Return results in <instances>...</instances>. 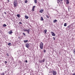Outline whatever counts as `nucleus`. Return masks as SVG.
<instances>
[{
	"mask_svg": "<svg viewBox=\"0 0 75 75\" xmlns=\"http://www.w3.org/2000/svg\"><path fill=\"white\" fill-rule=\"evenodd\" d=\"M23 42H25V43L27 42H28V40H24L23 41Z\"/></svg>",
	"mask_w": 75,
	"mask_h": 75,
	"instance_id": "nucleus-15",
	"label": "nucleus"
},
{
	"mask_svg": "<svg viewBox=\"0 0 75 75\" xmlns=\"http://www.w3.org/2000/svg\"><path fill=\"white\" fill-rule=\"evenodd\" d=\"M41 21H44V19H43V18L42 17H41Z\"/></svg>",
	"mask_w": 75,
	"mask_h": 75,
	"instance_id": "nucleus-20",
	"label": "nucleus"
},
{
	"mask_svg": "<svg viewBox=\"0 0 75 75\" xmlns=\"http://www.w3.org/2000/svg\"><path fill=\"white\" fill-rule=\"evenodd\" d=\"M72 75H75V74L74 73V74H73Z\"/></svg>",
	"mask_w": 75,
	"mask_h": 75,
	"instance_id": "nucleus-38",
	"label": "nucleus"
},
{
	"mask_svg": "<svg viewBox=\"0 0 75 75\" xmlns=\"http://www.w3.org/2000/svg\"><path fill=\"white\" fill-rule=\"evenodd\" d=\"M44 45V44L42 42H40V48L41 49V50H42L43 49V46Z\"/></svg>",
	"mask_w": 75,
	"mask_h": 75,
	"instance_id": "nucleus-1",
	"label": "nucleus"
},
{
	"mask_svg": "<svg viewBox=\"0 0 75 75\" xmlns=\"http://www.w3.org/2000/svg\"><path fill=\"white\" fill-rule=\"evenodd\" d=\"M39 62H40V63H42L41 61V60H40Z\"/></svg>",
	"mask_w": 75,
	"mask_h": 75,
	"instance_id": "nucleus-31",
	"label": "nucleus"
},
{
	"mask_svg": "<svg viewBox=\"0 0 75 75\" xmlns=\"http://www.w3.org/2000/svg\"><path fill=\"white\" fill-rule=\"evenodd\" d=\"M53 40H55V38H54V37H53Z\"/></svg>",
	"mask_w": 75,
	"mask_h": 75,
	"instance_id": "nucleus-32",
	"label": "nucleus"
},
{
	"mask_svg": "<svg viewBox=\"0 0 75 75\" xmlns=\"http://www.w3.org/2000/svg\"><path fill=\"white\" fill-rule=\"evenodd\" d=\"M23 35H24L25 36V33H23Z\"/></svg>",
	"mask_w": 75,
	"mask_h": 75,
	"instance_id": "nucleus-27",
	"label": "nucleus"
},
{
	"mask_svg": "<svg viewBox=\"0 0 75 75\" xmlns=\"http://www.w3.org/2000/svg\"><path fill=\"white\" fill-rule=\"evenodd\" d=\"M68 9H69V8H68Z\"/></svg>",
	"mask_w": 75,
	"mask_h": 75,
	"instance_id": "nucleus-41",
	"label": "nucleus"
},
{
	"mask_svg": "<svg viewBox=\"0 0 75 75\" xmlns=\"http://www.w3.org/2000/svg\"><path fill=\"white\" fill-rule=\"evenodd\" d=\"M30 29H29L28 30H27V29H23V31H27L28 32V34H29L30 33Z\"/></svg>",
	"mask_w": 75,
	"mask_h": 75,
	"instance_id": "nucleus-5",
	"label": "nucleus"
},
{
	"mask_svg": "<svg viewBox=\"0 0 75 75\" xmlns=\"http://www.w3.org/2000/svg\"><path fill=\"white\" fill-rule=\"evenodd\" d=\"M13 5L14 7H15L17 6V0H15L14 1Z\"/></svg>",
	"mask_w": 75,
	"mask_h": 75,
	"instance_id": "nucleus-2",
	"label": "nucleus"
},
{
	"mask_svg": "<svg viewBox=\"0 0 75 75\" xmlns=\"http://www.w3.org/2000/svg\"><path fill=\"white\" fill-rule=\"evenodd\" d=\"M25 62H26V63L28 62L27 60H25Z\"/></svg>",
	"mask_w": 75,
	"mask_h": 75,
	"instance_id": "nucleus-34",
	"label": "nucleus"
},
{
	"mask_svg": "<svg viewBox=\"0 0 75 75\" xmlns=\"http://www.w3.org/2000/svg\"><path fill=\"white\" fill-rule=\"evenodd\" d=\"M37 0H34V2L35 4H36L37 3Z\"/></svg>",
	"mask_w": 75,
	"mask_h": 75,
	"instance_id": "nucleus-17",
	"label": "nucleus"
},
{
	"mask_svg": "<svg viewBox=\"0 0 75 75\" xmlns=\"http://www.w3.org/2000/svg\"><path fill=\"white\" fill-rule=\"evenodd\" d=\"M13 33V31L12 30H11L10 32H8V34H11Z\"/></svg>",
	"mask_w": 75,
	"mask_h": 75,
	"instance_id": "nucleus-8",
	"label": "nucleus"
},
{
	"mask_svg": "<svg viewBox=\"0 0 75 75\" xmlns=\"http://www.w3.org/2000/svg\"><path fill=\"white\" fill-rule=\"evenodd\" d=\"M4 14H7V13L6 12H4Z\"/></svg>",
	"mask_w": 75,
	"mask_h": 75,
	"instance_id": "nucleus-36",
	"label": "nucleus"
},
{
	"mask_svg": "<svg viewBox=\"0 0 75 75\" xmlns=\"http://www.w3.org/2000/svg\"><path fill=\"white\" fill-rule=\"evenodd\" d=\"M69 0H64V1H68Z\"/></svg>",
	"mask_w": 75,
	"mask_h": 75,
	"instance_id": "nucleus-30",
	"label": "nucleus"
},
{
	"mask_svg": "<svg viewBox=\"0 0 75 75\" xmlns=\"http://www.w3.org/2000/svg\"><path fill=\"white\" fill-rule=\"evenodd\" d=\"M51 74H53V75H57V71H55L54 70H53L51 72Z\"/></svg>",
	"mask_w": 75,
	"mask_h": 75,
	"instance_id": "nucleus-3",
	"label": "nucleus"
},
{
	"mask_svg": "<svg viewBox=\"0 0 75 75\" xmlns=\"http://www.w3.org/2000/svg\"><path fill=\"white\" fill-rule=\"evenodd\" d=\"M58 1L59 2V3H61V2L62 1V0H58Z\"/></svg>",
	"mask_w": 75,
	"mask_h": 75,
	"instance_id": "nucleus-16",
	"label": "nucleus"
},
{
	"mask_svg": "<svg viewBox=\"0 0 75 75\" xmlns=\"http://www.w3.org/2000/svg\"><path fill=\"white\" fill-rule=\"evenodd\" d=\"M43 52H46V50H45V49H44Z\"/></svg>",
	"mask_w": 75,
	"mask_h": 75,
	"instance_id": "nucleus-25",
	"label": "nucleus"
},
{
	"mask_svg": "<svg viewBox=\"0 0 75 75\" xmlns=\"http://www.w3.org/2000/svg\"><path fill=\"white\" fill-rule=\"evenodd\" d=\"M57 3H58V4H59V2H57Z\"/></svg>",
	"mask_w": 75,
	"mask_h": 75,
	"instance_id": "nucleus-40",
	"label": "nucleus"
},
{
	"mask_svg": "<svg viewBox=\"0 0 75 75\" xmlns=\"http://www.w3.org/2000/svg\"><path fill=\"white\" fill-rule=\"evenodd\" d=\"M25 45L26 47V48H29V47H30V44L28 43H27L25 44Z\"/></svg>",
	"mask_w": 75,
	"mask_h": 75,
	"instance_id": "nucleus-4",
	"label": "nucleus"
},
{
	"mask_svg": "<svg viewBox=\"0 0 75 75\" xmlns=\"http://www.w3.org/2000/svg\"><path fill=\"white\" fill-rule=\"evenodd\" d=\"M7 26V25L6 24H4L3 25V27H6Z\"/></svg>",
	"mask_w": 75,
	"mask_h": 75,
	"instance_id": "nucleus-22",
	"label": "nucleus"
},
{
	"mask_svg": "<svg viewBox=\"0 0 75 75\" xmlns=\"http://www.w3.org/2000/svg\"><path fill=\"white\" fill-rule=\"evenodd\" d=\"M67 23H64V27H66V26H67Z\"/></svg>",
	"mask_w": 75,
	"mask_h": 75,
	"instance_id": "nucleus-18",
	"label": "nucleus"
},
{
	"mask_svg": "<svg viewBox=\"0 0 75 75\" xmlns=\"http://www.w3.org/2000/svg\"><path fill=\"white\" fill-rule=\"evenodd\" d=\"M71 25H69L68 26H67V28H69V29H70V28H71Z\"/></svg>",
	"mask_w": 75,
	"mask_h": 75,
	"instance_id": "nucleus-10",
	"label": "nucleus"
},
{
	"mask_svg": "<svg viewBox=\"0 0 75 75\" xmlns=\"http://www.w3.org/2000/svg\"><path fill=\"white\" fill-rule=\"evenodd\" d=\"M44 32H45V34H47V30L45 29L44 30Z\"/></svg>",
	"mask_w": 75,
	"mask_h": 75,
	"instance_id": "nucleus-13",
	"label": "nucleus"
},
{
	"mask_svg": "<svg viewBox=\"0 0 75 75\" xmlns=\"http://www.w3.org/2000/svg\"><path fill=\"white\" fill-rule=\"evenodd\" d=\"M73 51L74 52H75V49L73 50Z\"/></svg>",
	"mask_w": 75,
	"mask_h": 75,
	"instance_id": "nucleus-35",
	"label": "nucleus"
},
{
	"mask_svg": "<svg viewBox=\"0 0 75 75\" xmlns=\"http://www.w3.org/2000/svg\"><path fill=\"white\" fill-rule=\"evenodd\" d=\"M5 63H7V62L6 61H5Z\"/></svg>",
	"mask_w": 75,
	"mask_h": 75,
	"instance_id": "nucleus-33",
	"label": "nucleus"
},
{
	"mask_svg": "<svg viewBox=\"0 0 75 75\" xmlns=\"http://www.w3.org/2000/svg\"><path fill=\"white\" fill-rule=\"evenodd\" d=\"M51 33H52V36H55V34L54 32H52Z\"/></svg>",
	"mask_w": 75,
	"mask_h": 75,
	"instance_id": "nucleus-7",
	"label": "nucleus"
},
{
	"mask_svg": "<svg viewBox=\"0 0 75 75\" xmlns=\"http://www.w3.org/2000/svg\"><path fill=\"white\" fill-rule=\"evenodd\" d=\"M35 8V6H33L32 8V11H34L35 10H34V8Z\"/></svg>",
	"mask_w": 75,
	"mask_h": 75,
	"instance_id": "nucleus-6",
	"label": "nucleus"
},
{
	"mask_svg": "<svg viewBox=\"0 0 75 75\" xmlns=\"http://www.w3.org/2000/svg\"><path fill=\"white\" fill-rule=\"evenodd\" d=\"M19 23L20 24H22V23L21 22H19Z\"/></svg>",
	"mask_w": 75,
	"mask_h": 75,
	"instance_id": "nucleus-29",
	"label": "nucleus"
},
{
	"mask_svg": "<svg viewBox=\"0 0 75 75\" xmlns=\"http://www.w3.org/2000/svg\"><path fill=\"white\" fill-rule=\"evenodd\" d=\"M66 2V4H68L69 3V0L67 1Z\"/></svg>",
	"mask_w": 75,
	"mask_h": 75,
	"instance_id": "nucleus-14",
	"label": "nucleus"
},
{
	"mask_svg": "<svg viewBox=\"0 0 75 75\" xmlns=\"http://www.w3.org/2000/svg\"><path fill=\"white\" fill-rule=\"evenodd\" d=\"M41 61V62H42H42H45V59H43Z\"/></svg>",
	"mask_w": 75,
	"mask_h": 75,
	"instance_id": "nucleus-9",
	"label": "nucleus"
},
{
	"mask_svg": "<svg viewBox=\"0 0 75 75\" xmlns=\"http://www.w3.org/2000/svg\"><path fill=\"white\" fill-rule=\"evenodd\" d=\"M7 57H9V55H8V54H7Z\"/></svg>",
	"mask_w": 75,
	"mask_h": 75,
	"instance_id": "nucleus-37",
	"label": "nucleus"
},
{
	"mask_svg": "<svg viewBox=\"0 0 75 75\" xmlns=\"http://www.w3.org/2000/svg\"><path fill=\"white\" fill-rule=\"evenodd\" d=\"M56 22H57V20L56 19L53 20V23H56Z\"/></svg>",
	"mask_w": 75,
	"mask_h": 75,
	"instance_id": "nucleus-11",
	"label": "nucleus"
},
{
	"mask_svg": "<svg viewBox=\"0 0 75 75\" xmlns=\"http://www.w3.org/2000/svg\"><path fill=\"white\" fill-rule=\"evenodd\" d=\"M8 2H10V1H9V0H8Z\"/></svg>",
	"mask_w": 75,
	"mask_h": 75,
	"instance_id": "nucleus-39",
	"label": "nucleus"
},
{
	"mask_svg": "<svg viewBox=\"0 0 75 75\" xmlns=\"http://www.w3.org/2000/svg\"><path fill=\"white\" fill-rule=\"evenodd\" d=\"M17 16L18 17V18H20V14H17Z\"/></svg>",
	"mask_w": 75,
	"mask_h": 75,
	"instance_id": "nucleus-19",
	"label": "nucleus"
},
{
	"mask_svg": "<svg viewBox=\"0 0 75 75\" xmlns=\"http://www.w3.org/2000/svg\"><path fill=\"white\" fill-rule=\"evenodd\" d=\"M25 18L26 19H28V16H25Z\"/></svg>",
	"mask_w": 75,
	"mask_h": 75,
	"instance_id": "nucleus-21",
	"label": "nucleus"
},
{
	"mask_svg": "<svg viewBox=\"0 0 75 75\" xmlns=\"http://www.w3.org/2000/svg\"><path fill=\"white\" fill-rule=\"evenodd\" d=\"M46 17L48 18H49V16H48V15H46Z\"/></svg>",
	"mask_w": 75,
	"mask_h": 75,
	"instance_id": "nucleus-24",
	"label": "nucleus"
},
{
	"mask_svg": "<svg viewBox=\"0 0 75 75\" xmlns=\"http://www.w3.org/2000/svg\"><path fill=\"white\" fill-rule=\"evenodd\" d=\"M44 11V10H41L39 11L40 13H42Z\"/></svg>",
	"mask_w": 75,
	"mask_h": 75,
	"instance_id": "nucleus-12",
	"label": "nucleus"
},
{
	"mask_svg": "<svg viewBox=\"0 0 75 75\" xmlns=\"http://www.w3.org/2000/svg\"><path fill=\"white\" fill-rule=\"evenodd\" d=\"M1 75H4V73H3Z\"/></svg>",
	"mask_w": 75,
	"mask_h": 75,
	"instance_id": "nucleus-28",
	"label": "nucleus"
},
{
	"mask_svg": "<svg viewBox=\"0 0 75 75\" xmlns=\"http://www.w3.org/2000/svg\"><path fill=\"white\" fill-rule=\"evenodd\" d=\"M28 1H27V0H26L25 1V3H27V2Z\"/></svg>",
	"mask_w": 75,
	"mask_h": 75,
	"instance_id": "nucleus-23",
	"label": "nucleus"
},
{
	"mask_svg": "<svg viewBox=\"0 0 75 75\" xmlns=\"http://www.w3.org/2000/svg\"><path fill=\"white\" fill-rule=\"evenodd\" d=\"M8 45H11V43H8Z\"/></svg>",
	"mask_w": 75,
	"mask_h": 75,
	"instance_id": "nucleus-26",
	"label": "nucleus"
}]
</instances>
